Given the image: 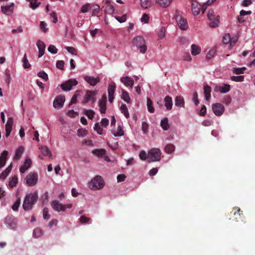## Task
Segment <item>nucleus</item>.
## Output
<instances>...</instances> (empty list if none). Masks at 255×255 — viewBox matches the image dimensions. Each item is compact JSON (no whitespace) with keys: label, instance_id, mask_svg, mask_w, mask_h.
<instances>
[{"label":"nucleus","instance_id":"20","mask_svg":"<svg viewBox=\"0 0 255 255\" xmlns=\"http://www.w3.org/2000/svg\"><path fill=\"white\" fill-rule=\"evenodd\" d=\"M31 163L32 162L30 159H25L23 165L20 168V173H24L30 167Z\"/></svg>","mask_w":255,"mask_h":255},{"label":"nucleus","instance_id":"38","mask_svg":"<svg viewBox=\"0 0 255 255\" xmlns=\"http://www.w3.org/2000/svg\"><path fill=\"white\" fill-rule=\"evenodd\" d=\"M99 107L101 114H105L107 109L106 103L104 102H99Z\"/></svg>","mask_w":255,"mask_h":255},{"label":"nucleus","instance_id":"23","mask_svg":"<svg viewBox=\"0 0 255 255\" xmlns=\"http://www.w3.org/2000/svg\"><path fill=\"white\" fill-rule=\"evenodd\" d=\"M165 106L168 111L171 110L172 108V100L171 97L166 96L164 98Z\"/></svg>","mask_w":255,"mask_h":255},{"label":"nucleus","instance_id":"9","mask_svg":"<svg viewBox=\"0 0 255 255\" xmlns=\"http://www.w3.org/2000/svg\"><path fill=\"white\" fill-rule=\"evenodd\" d=\"M212 110L215 115L220 116L224 113L225 108L222 104L215 103L212 105Z\"/></svg>","mask_w":255,"mask_h":255},{"label":"nucleus","instance_id":"32","mask_svg":"<svg viewBox=\"0 0 255 255\" xmlns=\"http://www.w3.org/2000/svg\"><path fill=\"white\" fill-rule=\"evenodd\" d=\"M160 126L164 130H166L169 128L168 120L167 118H165L161 121Z\"/></svg>","mask_w":255,"mask_h":255},{"label":"nucleus","instance_id":"2","mask_svg":"<svg viewBox=\"0 0 255 255\" xmlns=\"http://www.w3.org/2000/svg\"><path fill=\"white\" fill-rule=\"evenodd\" d=\"M133 45L136 46L141 53H145L147 50L145 41L143 37L137 36L133 38L132 41Z\"/></svg>","mask_w":255,"mask_h":255},{"label":"nucleus","instance_id":"28","mask_svg":"<svg viewBox=\"0 0 255 255\" xmlns=\"http://www.w3.org/2000/svg\"><path fill=\"white\" fill-rule=\"evenodd\" d=\"M175 105L179 107H184V101L183 98L181 96L176 97L175 99Z\"/></svg>","mask_w":255,"mask_h":255},{"label":"nucleus","instance_id":"3","mask_svg":"<svg viewBox=\"0 0 255 255\" xmlns=\"http://www.w3.org/2000/svg\"><path fill=\"white\" fill-rule=\"evenodd\" d=\"M105 183L101 176L97 175L89 183L91 189L96 190L104 187Z\"/></svg>","mask_w":255,"mask_h":255},{"label":"nucleus","instance_id":"43","mask_svg":"<svg viewBox=\"0 0 255 255\" xmlns=\"http://www.w3.org/2000/svg\"><path fill=\"white\" fill-rule=\"evenodd\" d=\"M43 234L42 230L40 228H36L33 230V236L35 238H39L42 236Z\"/></svg>","mask_w":255,"mask_h":255},{"label":"nucleus","instance_id":"14","mask_svg":"<svg viewBox=\"0 0 255 255\" xmlns=\"http://www.w3.org/2000/svg\"><path fill=\"white\" fill-rule=\"evenodd\" d=\"M116 90V84L115 83H112L110 84H109L108 89V95H109V102L112 103H113L114 99V93Z\"/></svg>","mask_w":255,"mask_h":255},{"label":"nucleus","instance_id":"41","mask_svg":"<svg viewBox=\"0 0 255 255\" xmlns=\"http://www.w3.org/2000/svg\"><path fill=\"white\" fill-rule=\"evenodd\" d=\"M141 6L144 8H147L150 6L151 4V0H140Z\"/></svg>","mask_w":255,"mask_h":255},{"label":"nucleus","instance_id":"45","mask_svg":"<svg viewBox=\"0 0 255 255\" xmlns=\"http://www.w3.org/2000/svg\"><path fill=\"white\" fill-rule=\"evenodd\" d=\"M41 152L42 153L43 155L44 156H47L48 155H51V152L49 150V149L48 148L47 146H42L41 147Z\"/></svg>","mask_w":255,"mask_h":255},{"label":"nucleus","instance_id":"19","mask_svg":"<svg viewBox=\"0 0 255 255\" xmlns=\"http://www.w3.org/2000/svg\"><path fill=\"white\" fill-rule=\"evenodd\" d=\"M230 90V85L229 84H224L223 86H216L215 88V91H220L222 93L228 92Z\"/></svg>","mask_w":255,"mask_h":255},{"label":"nucleus","instance_id":"46","mask_svg":"<svg viewBox=\"0 0 255 255\" xmlns=\"http://www.w3.org/2000/svg\"><path fill=\"white\" fill-rule=\"evenodd\" d=\"M22 62L24 68L27 69L29 68L30 67V64L28 62L26 54H25L24 55V57L22 59Z\"/></svg>","mask_w":255,"mask_h":255},{"label":"nucleus","instance_id":"53","mask_svg":"<svg viewBox=\"0 0 255 255\" xmlns=\"http://www.w3.org/2000/svg\"><path fill=\"white\" fill-rule=\"evenodd\" d=\"M232 80L236 82H242L244 80V76H233L231 77Z\"/></svg>","mask_w":255,"mask_h":255},{"label":"nucleus","instance_id":"29","mask_svg":"<svg viewBox=\"0 0 255 255\" xmlns=\"http://www.w3.org/2000/svg\"><path fill=\"white\" fill-rule=\"evenodd\" d=\"M27 1L30 3V7L33 9H35L37 7L39 6V5L41 4V2L39 1V0H26Z\"/></svg>","mask_w":255,"mask_h":255},{"label":"nucleus","instance_id":"18","mask_svg":"<svg viewBox=\"0 0 255 255\" xmlns=\"http://www.w3.org/2000/svg\"><path fill=\"white\" fill-rule=\"evenodd\" d=\"M37 46L38 48L39 53H38V57L40 58L42 57L44 54V51L45 49V44L44 43L41 41L38 40L36 43Z\"/></svg>","mask_w":255,"mask_h":255},{"label":"nucleus","instance_id":"35","mask_svg":"<svg viewBox=\"0 0 255 255\" xmlns=\"http://www.w3.org/2000/svg\"><path fill=\"white\" fill-rule=\"evenodd\" d=\"M147 107L149 112L150 113H153L154 112V108L152 105V102L149 98H147Z\"/></svg>","mask_w":255,"mask_h":255},{"label":"nucleus","instance_id":"44","mask_svg":"<svg viewBox=\"0 0 255 255\" xmlns=\"http://www.w3.org/2000/svg\"><path fill=\"white\" fill-rule=\"evenodd\" d=\"M94 129L99 134L102 135L104 134L103 129L100 127L99 123L95 124Z\"/></svg>","mask_w":255,"mask_h":255},{"label":"nucleus","instance_id":"60","mask_svg":"<svg viewBox=\"0 0 255 255\" xmlns=\"http://www.w3.org/2000/svg\"><path fill=\"white\" fill-rule=\"evenodd\" d=\"M148 127V125L147 124V123H146L145 122H142L141 128L143 133H145L147 132Z\"/></svg>","mask_w":255,"mask_h":255},{"label":"nucleus","instance_id":"48","mask_svg":"<svg viewBox=\"0 0 255 255\" xmlns=\"http://www.w3.org/2000/svg\"><path fill=\"white\" fill-rule=\"evenodd\" d=\"M1 9L2 12L7 15H9L12 12L11 10H10V6H1Z\"/></svg>","mask_w":255,"mask_h":255},{"label":"nucleus","instance_id":"57","mask_svg":"<svg viewBox=\"0 0 255 255\" xmlns=\"http://www.w3.org/2000/svg\"><path fill=\"white\" fill-rule=\"evenodd\" d=\"M10 74L9 73V71H6L5 73V78L4 80L5 82L8 85L10 83Z\"/></svg>","mask_w":255,"mask_h":255},{"label":"nucleus","instance_id":"51","mask_svg":"<svg viewBox=\"0 0 255 255\" xmlns=\"http://www.w3.org/2000/svg\"><path fill=\"white\" fill-rule=\"evenodd\" d=\"M246 69L245 67L242 68H234L233 72L234 73L239 75L240 74H243L244 70Z\"/></svg>","mask_w":255,"mask_h":255},{"label":"nucleus","instance_id":"34","mask_svg":"<svg viewBox=\"0 0 255 255\" xmlns=\"http://www.w3.org/2000/svg\"><path fill=\"white\" fill-rule=\"evenodd\" d=\"M120 109L121 112L124 115L125 117L127 119H128L129 117V114L128 113V109L127 108V106L125 104L122 105Z\"/></svg>","mask_w":255,"mask_h":255},{"label":"nucleus","instance_id":"64","mask_svg":"<svg viewBox=\"0 0 255 255\" xmlns=\"http://www.w3.org/2000/svg\"><path fill=\"white\" fill-rule=\"evenodd\" d=\"M215 52L214 49L210 50L207 54L206 58L208 59H211L214 56Z\"/></svg>","mask_w":255,"mask_h":255},{"label":"nucleus","instance_id":"33","mask_svg":"<svg viewBox=\"0 0 255 255\" xmlns=\"http://www.w3.org/2000/svg\"><path fill=\"white\" fill-rule=\"evenodd\" d=\"M121 98L127 103H130L131 100L129 96L128 93L124 90H122V95Z\"/></svg>","mask_w":255,"mask_h":255},{"label":"nucleus","instance_id":"8","mask_svg":"<svg viewBox=\"0 0 255 255\" xmlns=\"http://www.w3.org/2000/svg\"><path fill=\"white\" fill-rule=\"evenodd\" d=\"M78 82L76 79H70L61 85V88L64 91H69L72 89L73 86L77 85Z\"/></svg>","mask_w":255,"mask_h":255},{"label":"nucleus","instance_id":"61","mask_svg":"<svg viewBox=\"0 0 255 255\" xmlns=\"http://www.w3.org/2000/svg\"><path fill=\"white\" fill-rule=\"evenodd\" d=\"M67 116L71 118H74L76 116H78V113L75 112L74 110H70L67 113Z\"/></svg>","mask_w":255,"mask_h":255},{"label":"nucleus","instance_id":"49","mask_svg":"<svg viewBox=\"0 0 255 255\" xmlns=\"http://www.w3.org/2000/svg\"><path fill=\"white\" fill-rule=\"evenodd\" d=\"M87 130L85 129H79L77 131V135L80 137H84L87 134Z\"/></svg>","mask_w":255,"mask_h":255},{"label":"nucleus","instance_id":"30","mask_svg":"<svg viewBox=\"0 0 255 255\" xmlns=\"http://www.w3.org/2000/svg\"><path fill=\"white\" fill-rule=\"evenodd\" d=\"M23 151H24V148L23 146L18 147V148L16 150L15 154L14 156V159H15V160L19 159L20 158V157L21 156V155L23 153Z\"/></svg>","mask_w":255,"mask_h":255},{"label":"nucleus","instance_id":"6","mask_svg":"<svg viewBox=\"0 0 255 255\" xmlns=\"http://www.w3.org/2000/svg\"><path fill=\"white\" fill-rule=\"evenodd\" d=\"M38 174L35 172H30L25 178L26 184L29 186L35 185L38 181Z\"/></svg>","mask_w":255,"mask_h":255},{"label":"nucleus","instance_id":"13","mask_svg":"<svg viewBox=\"0 0 255 255\" xmlns=\"http://www.w3.org/2000/svg\"><path fill=\"white\" fill-rule=\"evenodd\" d=\"M51 205L54 210L58 212L60 211L64 212L66 210V206L62 205L61 203H60L59 201L57 200L52 201L51 203Z\"/></svg>","mask_w":255,"mask_h":255},{"label":"nucleus","instance_id":"25","mask_svg":"<svg viewBox=\"0 0 255 255\" xmlns=\"http://www.w3.org/2000/svg\"><path fill=\"white\" fill-rule=\"evenodd\" d=\"M211 88L210 86L206 85L204 86V94L205 99L207 101H209L211 97Z\"/></svg>","mask_w":255,"mask_h":255},{"label":"nucleus","instance_id":"10","mask_svg":"<svg viewBox=\"0 0 255 255\" xmlns=\"http://www.w3.org/2000/svg\"><path fill=\"white\" fill-rule=\"evenodd\" d=\"M176 19L181 29L185 30L188 29V25L185 18L182 17L181 15H177Z\"/></svg>","mask_w":255,"mask_h":255},{"label":"nucleus","instance_id":"24","mask_svg":"<svg viewBox=\"0 0 255 255\" xmlns=\"http://www.w3.org/2000/svg\"><path fill=\"white\" fill-rule=\"evenodd\" d=\"M92 153L98 157H102L106 155V151L104 149H95L92 151Z\"/></svg>","mask_w":255,"mask_h":255},{"label":"nucleus","instance_id":"59","mask_svg":"<svg viewBox=\"0 0 255 255\" xmlns=\"http://www.w3.org/2000/svg\"><path fill=\"white\" fill-rule=\"evenodd\" d=\"M139 158L142 160H147V155L144 150H142L140 152L139 154Z\"/></svg>","mask_w":255,"mask_h":255},{"label":"nucleus","instance_id":"52","mask_svg":"<svg viewBox=\"0 0 255 255\" xmlns=\"http://www.w3.org/2000/svg\"><path fill=\"white\" fill-rule=\"evenodd\" d=\"M37 75L45 81H47L48 79V75L44 71L39 72L37 74Z\"/></svg>","mask_w":255,"mask_h":255},{"label":"nucleus","instance_id":"21","mask_svg":"<svg viewBox=\"0 0 255 255\" xmlns=\"http://www.w3.org/2000/svg\"><path fill=\"white\" fill-rule=\"evenodd\" d=\"M201 10L200 4L196 1H194L192 3V11L194 15H198Z\"/></svg>","mask_w":255,"mask_h":255},{"label":"nucleus","instance_id":"12","mask_svg":"<svg viewBox=\"0 0 255 255\" xmlns=\"http://www.w3.org/2000/svg\"><path fill=\"white\" fill-rule=\"evenodd\" d=\"M97 92L88 90L85 97V99L83 101V104H86L89 101H91L92 103L96 101L95 96L97 95Z\"/></svg>","mask_w":255,"mask_h":255},{"label":"nucleus","instance_id":"7","mask_svg":"<svg viewBox=\"0 0 255 255\" xmlns=\"http://www.w3.org/2000/svg\"><path fill=\"white\" fill-rule=\"evenodd\" d=\"M230 220H232L238 222L239 219H241L242 216H243L242 211L241 210L239 207H234L232 211L230 213Z\"/></svg>","mask_w":255,"mask_h":255},{"label":"nucleus","instance_id":"27","mask_svg":"<svg viewBox=\"0 0 255 255\" xmlns=\"http://www.w3.org/2000/svg\"><path fill=\"white\" fill-rule=\"evenodd\" d=\"M12 169V163H11L2 173L0 174V179H4L7 176Z\"/></svg>","mask_w":255,"mask_h":255},{"label":"nucleus","instance_id":"56","mask_svg":"<svg viewBox=\"0 0 255 255\" xmlns=\"http://www.w3.org/2000/svg\"><path fill=\"white\" fill-rule=\"evenodd\" d=\"M90 8H91L90 4L87 3L82 6L81 8V11L82 13H86L89 10Z\"/></svg>","mask_w":255,"mask_h":255},{"label":"nucleus","instance_id":"62","mask_svg":"<svg viewBox=\"0 0 255 255\" xmlns=\"http://www.w3.org/2000/svg\"><path fill=\"white\" fill-rule=\"evenodd\" d=\"M100 123H101V126L103 127L106 128L109 125V121L107 118H103V119H102Z\"/></svg>","mask_w":255,"mask_h":255},{"label":"nucleus","instance_id":"1","mask_svg":"<svg viewBox=\"0 0 255 255\" xmlns=\"http://www.w3.org/2000/svg\"><path fill=\"white\" fill-rule=\"evenodd\" d=\"M37 199V191H35L33 193H29L26 195L25 197L22 205L23 209L25 211L31 210L32 208L33 205L36 203Z\"/></svg>","mask_w":255,"mask_h":255},{"label":"nucleus","instance_id":"31","mask_svg":"<svg viewBox=\"0 0 255 255\" xmlns=\"http://www.w3.org/2000/svg\"><path fill=\"white\" fill-rule=\"evenodd\" d=\"M201 52V48L199 46L196 44H192L191 45V54L193 55H197Z\"/></svg>","mask_w":255,"mask_h":255},{"label":"nucleus","instance_id":"17","mask_svg":"<svg viewBox=\"0 0 255 255\" xmlns=\"http://www.w3.org/2000/svg\"><path fill=\"white\" fill-rule=\"evenodd\" d=\"M121 81L127 87L132 88L133 85L134 81L131 77L126 76L121 79Z\"/></svg>","mask_w":255,"mask_h":255},{"label":"nucleus","instance_id":"58","mask_svg":"<svg viewBox=\"0 0 255 255\" xmlns=\"http://www.w3.org/2000/svg\"><path fill=\"white\" fill-rule=\"evenodd\" d=\"M43 218L46 220H48L50 218V216L48 214V210L47 208H44L43 210Z\"/></svg>","mask_w":255,"mask_h":255},{"label":"nucleus","instance_id":"39","mask_svg":"<svg viewBox=\"0 0 255 255\" xmlns=\"http://www.w3.org/2000/svg\"><path fill=\"white\" fill-rule=\"evenodd\" d=\"M112 133L115 136H120L124 135V131L123 130L122 128L119 126L118 128L117 131H112Z\"/></svg>","mask_w":255,"mask_h":255},{"label":"nucleus","instance_id":"55","mask_svg":"<svg viewBox=\"0 0 255 255\" xmlns=\"http://www.w3.org/2000/svg\"><path fill=\"white\" fill-rule=\"evenodd\" d=\"M48 51L52 54H56L57 53L58 50L54 45H50L48 47Z\"/></svg>","mask_w":255,"mask_h":255},{"label":"nucleus","instance_id":"4","mask_svg":"<svg viewBox=\"0 0 255 255\" xmlns=\"http://www.w3.org/2000/svg\"><path fill=\"white\" fill-rule=\"evenodd\" d=\"M161 152L159 148H153L148 152L147 161L148 162L158 161L161 159Z\"/></svg>","mask_w":255,"mask_h":255},{"label":"nucleus","instance_id":"37","mask_svg":"<svg viewBox=\"0 0 255 255\" xmlns=\"http://www.w3.org/2000/svg\"><path fill=\"white\" fill-rule=\"evenodd\" d=\"M92 9V15L95 16L100 11V6L98 4H94L91 7Z\"/></svg>","mask_w":255,"mask_h":255},{"label":"nucleus","instance_id":"11","mask_svg":"<svg viewBox=\"0 0 255 255\" xmlns=\"http://www.w3.org/2000/svg\"><path fill=\"white\" fill-rule=\"evenodd\" d=\"M65 97L62 95L57 96L53 101V107L57 109H61L64 105Z\"/></svg>","mask_w":255,"mask_h":255},{"label":"nucleus","instance_id":"16","mask_svg":"<svg viewBox=\"0 0 255 255\" xmlns=\"http://www.w3.org/2000/svg\"><path fill=\"white\" fill-rule=\"evenodd\" d=\"M13 123V121L12 118H8L7 123L5 125V136L6 137H8L10 134L12 130Z\"/></svg>","mask_w":255,"mask_h":255},{"label":"nucleus","instance_id":"63","mask_svg":"<svg viewBox=\"0 0 255 255\" xmlns=\"http://www.w3.org/2000/svg\"><path fill=\"white\" fill-rule=\"evenodd\" d=\"M115 18L120 22H124L126 21L127 19L126 14H124L122 16H115Z\"/></svg>","mask_w":255,"mask_h":255},{"label":"nucleus","instance_id":"15","mask_svg":"<svg viewBox=\"0 0 255 255\" xmlns=\"http://www.w3.org/2000/svg\"><path fill=\"white\" fill-rule=\"evenodd\" d=\"M83 78L88 84L92 86L96 85L100 81V79L99 77L94 78V77L85 75Z\"/></svg>","mask_w":255,"mask_h":255},{"label":"nucleus","instance_id":"42","mask_svg":"<svg viewBox=\"0 0 255 255\" xmlns=\"http://www.w3.org/2000/svg\"><path fill=\"white\" fill-rule=\"evenodd\" d=\"M175 149L174 146L172 144H168L166 145L164 148V150L168 153H172Z\"/></svg>","mask_w":255,"mask_h":255},{"label":"nucleus","instance_id":"22","mask_svg":"<svg viewBox=\"0 0 255 255\" xmlns=\"http://www.w3.org/2000/svg\"><path fill=\"white\" fill-rule=\"evenodd\" d=\"M8 155V152L6 150H4L0 156V168L3 167L7 160V156Z\"/></svg>","mask_w":255,"mask_h":255},{"label":"nucleus","instance_id":"54","mask_svg":"<svg viewBox=\"0 0 255 255\" xmlns=\"http://www.w3.org/2000/svg\"><path fill=\"white\" fill-rule=\"evenodd\" d=\"M231 40V36L230 34H226L223 38V43L225 44H228Z\"/></svg>","mask_w":255,"mask_h":255},{"label":"nucleus","instance_id":"47","mask_svg":"<svg viewBox=\"0 0 255 255\" xmlns=\"http://www.w3.org/2000/svg\"><path fill=\"white\" fill-rule=\"evenodd\" d=\"M84 114L90 120H92L93 119V118H94V115H95V112L91 110H85Z\"/></svg>","mask_w":255,"mask_h":255},{"label":"nucleus","instance_id":"36","mask_svg":"<svg viewBox=\"0 0 255 255\" xmlns=\"http://www.w3.org/2000/svg\"><path fill=\"white\" fill-rule=\"evenodd\" d=\"M18 182V178L16 176H13L9 181L8 186L10 188H13L16 186Z\"/></svg>","mask_w":255,"mask_h":255},{"label":"nucleus","instance_id":"26","mask_svg":"<svg viewBox=\"0 0 255 255\" xmlns=\"http://www.w3.org/2000/svg\"><path fill=\"white\" fill-rule=\"evenodd\" d=\"M172 0H156V3L162 7H167L171 3Z\"/></svg>","mask_w":255,"mask_h":255},{"label":"nucleus","instance_id":"50","mask_svg":"<svg viewBox=\"0 0 255 255\" xmlns=\"http://www.w3.org/2000/svg\"><path fill=\"white\" fill-rule=\"evenodd\" d=\"M20 204V199L18 198L16 201L15 202V203L13 204V205L12 206V209L13 211H17L19 207V205Z\"/></svg>","mask_w":255,"mask_h":255},{"label":"nucleus","instance_id":"40","mask_svg":"<svg viewBox=\"0 0 255 255\" xmlns=\"http://www.w3.org/2000/svg\"><path fill=\"white\" fill-rule=\"evenodd\" d=\"M115 10L114 6L112 5H107L105 9V14H112Z\"/></svg>","mask_w":255,"mask_h":255},{"label":"nucleus","instance_id":"5","mask_svg":"<svg viewBox=\"0 0 255 255\" xmlns=\"http://www.w3.org/2000/svg\"><path fill=\"white\" fill-rule=\"evenodd\" d=\"M207 16L208 19L211 21L209 23V26L211 27H216L218 26L220 23L219 16L215 14L213 10L210 9L208 12Z\"/></svg>","mask_w":255,"mask_h":255}]
</instances>
